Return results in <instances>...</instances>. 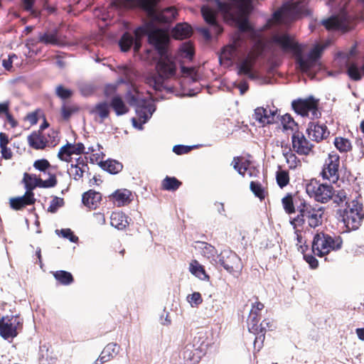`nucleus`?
<instances>
[{"label":"nucleus","instance_id":"39","mask_svg":"<svg viewBox=\"0 0 364 364\" xmlns=\"http://www.w3.org/2000/svg\"><path fill=\"white\" fill-rule=\"evenodd\" d=\"M189 272L200 279H206L209 277L206 274L204 267L196 259H193L189 264Z\"/></svg>","mask_w":364,"mask_h":364},{"label":"nucleus","instance_id":"64","mask_svg":"<svg viewBox=\"0 0 364 364\" xmlns=\"http://www.w3.org/2000/svg\"><path fill=\"white\" fill-rule=\"evenodd\" d=\"M188 299L191 304H194L196 306L202 304L203 302L201 294L199 292H193L188 295Z\"/></svg>","mask_w":364,"mask_h":364},{"label":"nucleus","instance_id":"35","mask_svg":"<svg viewBox=\"0 0 364 364\" xmlns=\"http://www.w3.org/2000/svg\"><path fill=\"white\" fill-rule=\"evenodd\" d=\"M110 107L117 116L123 115L129 112V108L119 95H114L110 102Z\"/></svg>","mask_w":364,"mask_h":364},{"label":"nucleus","instance_id":"46","mask_svg":"<svg viewBox=\"0 0 364 364\" xmlns=\"http://www.w3.org/2000/svg\"><path fill=\"white\" fill-rule=\"evenodd\" d=\"M134 43V37L128 32H125L119 41L120 49L123 52H127L130 50Z\"/></svg>","mask_w":364,"mask_h":364},{"label":"nucleus","instance_id":"33","mask_svg":"<svg viewBox=\"0 0 364 364\" xmlns=\"http://www.w3.org/2000/svg\"><path fill=\"white\" fill-rule=\"evenodd\" d=\"M110 224L119 230H124L129 225L128 217L122 212H113L110 216Z\"/></svg>","mask_w":364,"mask_h":364},{"label":"nucleus","instance_id":"27","mask_svg":"<svg viewBox=\"0 0 364 364\" xmlns=\"http://www.w3.org/2000/svg\"><path fill=\"white\" fill-rule=\"evenodd\" d=\"M28 145L36 150L44 149L48 143L41 130L32 132L27 137Z\"/></svg>","mask_w":364,"mask_h":364},{"label":"nucleus","instance_id":"28","mask_svg":"<svg viewBox=\"0 0 364 364\" xmlns=\"http://www.w3.org/2000/svg\"><path fill=\"white\" fill-rule=\"evenodd\" d=\"M102 200L101 193L94 190L84 193L82 197V203L90 209H96Z\"/></svg>","mask_w":364,"mask_h":364},{"label":"nucleus","instance_id":"60","mask_svg":"<svg viewBox=\"0 0 364 364\" xmlns=\"http://www.w3.org/2000/svg\"><path fill=\"white\" fill-rule=\"evenodd\" d=\"M286 18H289V17L287 15V11L284 10V4L280 9L276 11L273 14V19L276 22L280 23Z\"/></svg>","mask_w":364,"mask_h":364},{"label":"nucleus","instance_id":"36","mask_svg":"<svg viewBox=\"0 0 364 364\" xmlns=\"http://www.w3.org/2000/svg\"><path fill=\"white\" fill-rule=\"evenodd\" d=\"M333 145L341 154H347L353 150V144L350 139L343 136H336Z\"/></svg>","mask_w":364,"mask_h":364},{"label":"nucleus","instance_id":"20","mask_svg":"<svg viewBox=\"0 0 364 364\" xmlns=\"http://www.w3.org/2000/svg\"><path fill=\"white\" fill-rule=\"evenodd\" d=\"M273 327V322H271L269 319L265 318L260 323V324L258 323L257 330H249L250 332L256 334V337L254 341L255 350H260L263 346V343L265 339L266 331L267 330H272Z\"/></svg>","mask_w":364,"mask_h":364},{"label":"nucleus","instance_id":"34","mask_svg":"<svg viewBox=\"0 0 364 364\" xmlns=\"http://www.w3.org/2000/svg\"><path fill=\"white\" fill-rule=\"evenodd\" d=\"M274 112L263 107L255 109V119L262 124H272L274 121Z\"/></svg>","mask_w":364,"mask_h":364},{"label":"nucleus","instance_id":"24","mask_svg":"<svg viewBox=\"0 0 364 364\" xmlns=\"http://www.w3.org/2000/svg\"><path fill=\"white\" fill-rule=\"evenodd\" d=\"M284 10L291 20H296L307 14V9L304 1H296L284 4Z\"/></svg>","mask_w":364,"mask_h":364},{"label":"nucleus","instance_id":"45","mask_svg":"<svg viewBox=\"0 0 364 364\" xmlns=\"http://www.w3.org/2000/svg\"><path fill=\"white\" fill-rule=\"evenodd\" d=\"M193 346H186L183 351V358L186 364H194L198 362L199 357L193 352Z\"/></svg>","mask_w":364,"mask_h":364},{"label":"nucleus","instance_id":"44","mask_svg":"<svg viewBox=\"0 0 364 364\" xmlns=\"http://www.w3.org/2000/svg\"><path fill=\"white\" fill-rule=\"evenodd\" d=\"M181 185L182 182L178 180L176 177L166 176L161 182V189L175 191Z\"/></svg>","mask_w":364,"mask_h":364},{"label":"nucleus","instance_id":"48","mask_svg":"<svg viewBox=\"0 0 364 364\" xmlns=\"http://www.w3.org/2000/svg\"><path fill=\"white\" fill-rule=\"evenodd\" d=\"M276 181L279 188L286 187L290 181L289 172L286 170H279L276 173Z\"/></svg>","mask_w":364,"mask_h":364},{"label":"nucleus","instance_id":"4","mask_svg":"<svg viewBox=\"0 0 364 364\" xmlns=\"http://www.w3.org/2000/svg\"><path fill=\"white\" fill-rule=\"evenodd\" d=\"M274 44L279 46L283 53H292L296 63L302 67H306V61L303 60L304 46L295 41L288 33L275 34L272 38Z\"/></svg>","mask_w":364,"mask_h":364},{"label":"nucleus","instance_id":"25","mask_svg":"<svg viewBox=\"0 0 364 364\" xmlns=\"http://www.w3.org/2000/svg\"><path fill=\"white\" fill-rule=\"evenodd\" d=\"M242 156H235L232 159L231 165H232L235 170L242 177H245L246 172L248 171L250 176H256L259 173V171L255 168L252 171L249 166L250 161L249 160L242 161Z\"/></svg>","mask_w":364,"mask_h":364},{"label":"nucleus","instance_id":"51","mask_svg":"<svg viewBox=\"0 0 364 364\" xmlns=\"http://www.w3.org/2000/svg\"><path fill=\"white\" fill-rule=\"evenodd\" d=\"M55 95L61 100H68L73 95V92L70 89L65 87L63 85H58L55 87Z\"/></svg>","mask_w":364,"mask_h":364},{"label":"nucleus","instance_id":"15","mask_svg":"<svg viewBox=\"0 0 364 364\" xmlns=\"http://www.w3.org/2000/svg\"><path fill=\"white\" fill-rule=\"evenodd\" d=\"M321 25L328 31L347 32L349 30V20L346 14L333 15L321 22Z\"/></svg>","mask_w":364,"mask_h":364},{"label":"nucleus","instance_id":"32","mask_svg":"<svg viewBox=\"0 0 364 364\" xmlns=\"http://www.w3.org/2000/svg\"><path fill=\"white\" fill-rule=\"evenodd\" d=\"M192 28L187 23H178L172 30V36L175 39L183 40L192 34Z\"/></svg>","mask_w":364,"mask_h":364},{"label":"nucleus","instance_id":"10","mask_svg":"<svg viewBox=\"0 0 364 364\" xmlns=\"http://www.w3.org/2000/svg\"><path fill=\"white\" fill-rule=\"evenodd\" d=\"M319 100L313 96H309L306 99H297L291 102L293 109L297 114L302 117H308L309 113L311 112L312 118L318 119L321 113L318 111Z\"/></svg>","mask_w":364,"mask_h":364},{"label":"nucleus","instance_id":"9","mask_svg":"<svg viewBox=\"0 0 364 364\" xmlns=\"http://www.w3.org/2000/svg\"><path fill=\"white\" fill-rule=\"evenodd\" d=\"M339 168L340 156L336 151H331L324 161L320 176L323 180L336 183L340 178Z\"/></svg>","mask_w":364,"mask_h":364},{"label":"nucleus","instance_id":"7","mask_svg":"<svg viewBox=\"0 0 364 364\" xmlns=\"http://www.w3.org/2000/svg\"><path fill=\"white\" fill-rule=\"evenodd\" d=\"M219 12L234 18L240 15L249 14L252 9V0H229L222 2L215 0Z\"/></svg>","mask_w":364,"mask_h":364},{"label":"nucleus","instance_id":"30","mask_svg":"<svg viewBox=\"0 0 364 364\" xmlns=\"http://www.w3.org/2000/svg\"><path fill=\"white\" fill-rule=\"evenodd\" d=\"M119 350V345L116 343H109L104 348L98 359L101 363H106L113 359Z\"/></svg>","mask_w":364,"mask_h":364},{"label":"nucleus","instance_id":"26","mask_svg":"<svg viewBox=\"0 0 364 364\" xmlns=\"http://www.w3.org/2000/svg\"><path fill=\"white\" fill-rule=\"evenodd\" d=\"M33 193L26 192L21 197L10 199V206L16 210H21L27 205H33L36 203Z\"/></svg>","mask_w":364,"mask_h":364},{"label":"nucleus","instance_id":"53","mask_svg":"<svg viewBox=\"0 0 364 364\" xmlns=\"http://www.w3.org/2000/svg\"><path fill=\"white\" fill-rule=\"evenodd\" d=\"M181 56L189 60H192L194 56V48L191 43H184L181 49Z\"/></svg>","mask_w":364,"mask_h":364},{"label":"nucleus","instance_id":"59","mask_svg":"<svg viewBox=\"0 0 364 364\" xmlns=\"http://www.w3.org/2000/svg\"><path fill=\"white\" fill-rule=\"evenodd\" d=\"M151 28L152 26L149 24L145 26L138 27L134 31L135 38L141 39L144 36H147L149 37V33H150Z\"/></svg>","mask_w":364,"mask_h":364},{"label":"nucleus","instance_id":"49","mask_svg":"<svg viewBox=\"0 0 364 364\" xmlns=\"http://www.w3.org/2000/svg\"><path fill=\"white\" fill-rule=\"evenodd\" d=\"M284 155L290 169H294L298 166H301L300 159L296 156L292 150L289 151Z\"/></svg>","mask_w":364,"mask_h":364},{"label":"nucleus","instance_id":"16","mask_svg":"<svg viewBox=\"0 0 364 364\" xmlns=\"http://www.w3.org/2000/svg\"><path fill=\"white\" fill-rule=\"evenodd\" d=\"M259 53L250 52L247 57L243 59L237 65V75H247L250 80H255L258 77L253 68Z\"/></svg>","mask_w":364,"mask_h":364},{"label":"nucleus","instance_id":"11","mask_svg":"<svg viewBox=\"0 0 364 364\" xmlns=\"http://www.w3.org/2000/svg\"><path fill=\"white\" fill-rule=\"evenodd\" d=\"M49 178L46 180H43L41 178H37L35 175L25 173L23 174V183L26 189V192L33 193L36 187L43 188H49L55 187L58 183L56 175L53 173H48Z\"/></svg>","mask_w":364,"mask_h":364},{"label":"nucleus","instance_id":"14","mask_svg":"<svg viewBox=\"0 0 364 364\" xmlns=\"http://www.w3.org/2000/svg\"><path fill=\"white\" fill-rule=\"evenodd\" d=\"M291 146L292 151L300 156H309L314 153V145L299 131L294 132L291 136Z\"/></svg>","mask_w":364,"mask_h":364},{"label":"nucleus","instance_id":"40","mask_svg":"<svg viewBox=\"0 0 364 364\" xmlns=\"http://www.w3.org/2000/svg\"><path fill=\"white\" fill-rule=\"evenodd\" d=\"M195 247L200 250L203 256L210 259L214 258L217 255V250L212 245L205 242L197 241Z\"/></svg>","mask_w":364,"mask_h":364},{"label":"nucleus","instance_id":"22","mask_svg":"<svg viewBox=\"0 0 364 364\" xmlns=\"http://www.w3.org/2000/svg\"><path fill=\"white\" fill-rule=\"evenodd\" d=\"M201 14L205 21L211 26L214 34L218 36L223 33V29L216 20L217 12L215 9L209 6H203Z\"/></svg>","mask_w":364,"mask_h":364},{"label":"nucleus","instance_id":"19","mask_svg":"<svg viewBox=\"0 0 364 364\" xmlns=\"http://www.w3.org/2000/svg\"><path fill=\"white\" fill-rule=\"evenodd\" d=\"M244 43L245 40L241 34L239 33H235L232 37V43L223 48L220 59L231 60L237 55L239 48H240Z\"/></svg>","mask_w":364,"mask_h":364},{"label":"nucleus","instance_id":"54","mask_svg":"<svg viewBox=\"0 0 364 364\" xmlns=\"http://www.w3.org/2000/svg\"><path fill=\"white\" fill-rule=\"evenodd\" d=\"M33 166L36 170L43 173H48V170L51 167L50 162L46 159L36 160Z\"/></svg>","mask_w":364,"mask_h":364},{"label":"nucleus","instance_id":"37","mask_svg":"<svg viewBox=\"0 0 364 364\" xmlns=\"http://www.w3.org/2000/svg\"><path fill=\"white\" fill-rule=\"evenodd\" d=\"M99 165L104 170L112 174H117L119 173L123 168V165L122 163L113 159H108L105 161H100Z\"/></svg>","mask_w":364,"mask_h":364},{"label":"nucleus","instance_id":"3","mask_svg":"<svg viewBox=\"0 0 364 364\" xmlns=\"http://www.w3.org/2000/svg\"><path fill=\"white\" fill-rule=\"evenodd\" d=\"M343 240L341 236L335 233H327L324 231L317 232L313 237L311 251L314 255L323 257L332 252L342 249Z\"/></svg>","mask_w":364,"mask_h":364},{"label":"nucleus","instance_id":"42","mask_svg":"<svg viewBox=\"0 0 364 364\" xmlns=\"http://www.w3.org/2000/svg\"><path fill=\"white\" fill-rule=\"evenodd\" d=\"M79 110L77 105L64 102L60 107V114L63 120L68 121L71 116Z\"/></svg>","mask_w":364,"mask_h":364},{"label":"nucleus","instance_id":"17","mask_svg":"<svg viewBox=\"0 0 364 364\" xmlns=\"http://www.w3.org/2000/svg\"><path fill=\"white\" fill-rule=\"evenodd\" d=\"M156 0H154L151 14L149 12L148 16L154 22L160 23H168L173 21L178 15L177 9L174 6L164 9L160 12L155 10Z\"/></svg>","mask_w":364,"mask_h":364},{"label":"nucleus","instance_id":"18","mask_svg":"<svg viewBox=\"0 0 364 364\" xmlns=\"http://www.w3.org/2000/svg\"><path fill=\"white\" fill-rule=\"evenodd\" d=\"M306 133L309 137L317 143L327 139L330 132L326 124H320L318 122H309Z\"/></svg>","mask_w":364,"mask_h":364},{"label":"nucleus","instance_id":"57","mask_svg":"<svg viewBox=\"0 0 364 364\" xmlns=\"http://www.w3.org/2000/svg\"><path fill=\"white\" fill-rule=\"evenodd\" d=\"M281 122L283 126L284 129H294V127L295 126V122L291 116L289 114H286L282 117Z\"/></svg>","mask_w":364,"mask_h":364},{"label":"nucleus","instance_id":"43","mask_svg":"<svg viewBox=\"0 0 364 364\" xmlns=\"http://www.w3.org/2000/svg\"><path fill=\"white\" fill-rule=\"evenodd\" d=\"M296 203H299V202H296ZM282 204L284 210L287 214L291 215L296 212V205L295 206V205H294L293 196L291 193H287L282 198Z\"/></svg>","mask_w":364,"mask_h":364},{"label":"nucleus","instance_id":"13","mask_svg":"<svg viewBox=\"0 0 364 364\" xmlns=\"http://www.w3.org/2000/svg\"><path fill=\"white\" fill-rule=\"evenodd\" d=\"M148 41L154 47L160 56L166 55L169 38L165 31L160 28H151L150 33H149Z\"/></svg>","mask_w":364,"mask_h":364},{"label":"nucleus","instance_id":"56","mask_svg":"<svg viewBox=\"0 0 364 364\" xmlns=\"http://www.w3.org/2000/svg\"><path fill=\"white\" fill-rule=\"evenodd\" d=\"M38 42L45 44L57 45L58 40L55 34L45 33L39 36Z\"/></svg>","mask_w":364,"mask_h":364},{"label":"nucleus","instance_id":"52","mask_svg":"<svg viewBox=\"0 0 364 364\" xmlns=\"http://www.w3.org/2000/svg\"><path fill=\"white\" fill-rule=\"evenodd\" d=\"M250 188L255 196L259 198L260 200L264 199L265 191L260 183L251 181Z\"/></svg>","mask_w":364,"mask_h":364},{"label":"nucleus","instance_id":"50","mask_svg":"<svg viewBox=\"0 0 364 364\" xmlns=\"http://www.w3.org/2000/svg\"><path fill=\"white\" fill-rule=\"evenodd\" d=\"M94 112L100 116L102 122L109 115V105L106 102H100L95 105Z\"/></svg>","mask_w":364,"mask_h":364},{"label":"nucleus","instance_id":"2","mask_svg":"<svg viewBox=\"0 0 364 364\" xmlns=\"http://www.w3.org/2000/svg\"><path fill=\"white\" fill-rule=\"evenodd\" d=\"M297 215L290 220L294 229L300 228L303 229L305 224L311 228H316L323 223V218L326 208L318 204H311L302 198L296 203Z\"/></svg>","mask_w":364,"mask_h":364},{"label":"nucleus","instance_id":"21","mask_svg":"<svg viewBox=\"0 0 364 364\" xmlns=\"http://www.w3.org/2000/svg\"><path fill=\"white\" fill-rule=\"evenodd\" d=\"M85 146L81 142H79L76 144H72L68 142L65 145L63 146L60 149L58 154V157L61 161L70 162L71 160L70 156L73 154L80 155L82 154H85Z\"/></svg>","mask_w":364,"mask_h":364},{"label":"nucleus","instance_id":"1","mask_svg":"<svg viewBox=\"0 0 364 364\" xmlns=\"http://www.w3.org/2000/svg\"><path fill=\"white\" fill-rule=\"evenodd\" d=\"M336 210V215L348 230H357L364 218L362 196L358 191L350 188H333L331 199Z\"/></svg>","mask_w":364,"mask_h":364},{"label":"nucleus","instance_id":"6","mask_svg":"<svg viewBox=\"0 0 364 364\" xmlns=\"http://www.w3.org/2000/svg\"><path fill=\"white\" fill-rule=\"evenodd\" d=\"M128 104L135 107L136 113L142 123H145L152 114V105L149 100L142 97L139 92L134 88L126 93Z\"/></svg>","mask_w":364,"mask_h":364},{"label":"nucleus","instance_id":"23","mask_svg":"<svg viewBox=\"0 0 364 364\" xmlns=\"http://www.w3.org/2000/svg\"><path fill=\"white\" fill-rule=\"evenodd\" d=\"M255 301L252 304L247 323L249 330H257L261 318V311L264 308V304L259 301L257 296H254Z\"/></svg>","mask_w":364,"mask_h":364},{"label":"nucleus","instance_id":"55","mask_svg":"<svg viewBox=\"0 0 364 364\" xmlns=\"http://www.w3.org/2000/svg\"><path fill=\"white\" fill-rule=\"evenodd\" d=\"M64 204L65 202L63 198L54 196L50 201V205L48 208V212L55 213L57 212L58 208L63 207Z\"/></svg>","mask_w":364,"mask_h":364},{"label":"nucleus","instance_id":"12","mask_svg":"<svg viewBox=\"0 0 364 364\" xmlns=\"http://www.w3.org/2000/svg\"><path fill=\"white\" fill-rule=\"evenodd\" d=\"M219 262L230 274L240 273L242 268L240 257L229 250H225L220 253Z\"/></svg>","mask_w":364,"mask_h":364},{"label":"nucleus","instance_id":"62","mask_svg":"<svg viewBox=\"0 0 364 364\" xmlns=\"http://www.w3.org/2000/svg\"><path fill=\"white\" fill-rule=\"evenodd\" d=\"M193 149V146L185 145H176L173 148V151L177 155L188 154Z\"/></svg>","mask_w":364,"mask_h":364},{"label":"nucleus","instance_id":"63","mask_svg":"<svg viewBox=\"0 0 364 364\" xmlns=\"http://www.w3.org/2000/svg\"><path fill=\"white\" fill-rule=\"evenodd\" d=\"M60 233L63 237L68 239L70 242H76L78 240V237L69 228L62 229Z\"/></svg>","mask_w":364,"mask_h":364},{"label":"nucleus","instance_id":"61","mask_svg":"<svg viewBox=\"0 0 364 364\" xmlns=\"http://www.w3.org/2000/svg\"><path fill=\"white\" fill-rule=\"evenodd\" d=\"M239 31L242 33L252 32L254 31L253 28L249 23L247 18H243L238 22Z\"/></svg>","mask_w":364,"mask_h":364},{"label":"nucleus","instance_id":"29","mask_svg":"<svg viewBox=\"0 0 364 364\" xmlns=\"http://www.w3.org/2000/svg\"><path fill=\"white\" fill-rule=\"evenodd\" d=\"M109 198L117 207L129 204L132 200V193L127 189L117 190Z\"/></svg>","mask_w":364,"mask_h":364},{"label":"nucleus","instance_id":"47","mask_svg":"<svg viewBox=\"0 0 364 364\" xmlns=\"http://www.w3.org/2000/svg\"><path fill=\"white\" fill-rule=\"evenodd\" d=\"M347 74L348 77L354 81H358L362 77L359 66L355 62H350L348 63Z\"/></svg>","mask_w":364,"mask_h":364},{"label":"nucleus","instance_id":"41","mask_svg":"<svg viewBox=\"0 0 364 364\" xmlns=\"http://www.w3.org/2000/svg\"><path fill=\"white\" fill-rule=\"evenodd\" d=\"M53 275L56 281L62 285H70L74 282L72 274L64 270H58L53 272Z\"/></svg>","mask_w":364,"mask_h":364},{"label":"nucleus","instance_id":"38","mask_svg":"<svg viewBox=\"0 0 364 364\" xmlns=\"http://www.w3.org/2000/svg\"><path fill=\"white\" fill-rule=\"evenodd\" d=\"M129 8H140L147 13L152 12V6L154 0H124Z\"/></svg>","mask_w":364,"mask_h":364},{"label":"nucleus","instance_id":"8","mask_svg":"<svg viewBox=\"0 0 364 364\" xmlns=\"http://www.w3.org/2000/svg\"><path fill=\"white\" fill-rule=\"evenodd\" d=\"M333 186L326 183H321L316 178L311 179L306 186V191L315 201L328 203L333 196Z\"/></svg>","mask_w":364,"mask_h":364},{"label":"nucleus","instance_id":"31","mask_svg":"<svg viewBox=\"0 0 364 364\" xmlns=\"http://www.w3.org/2000/svg\"><path fill=\"white\" fill-rule=\"evenodd\" d=\"M322 52L323 47L320 45H316L309 53L308 59L305 60L303 58V60L306 63V67H302L301 65H299L300 69L304 72L309 70L316 60L321 58Z\"/></svg>","mask_w":364,"mask_h":364},{"label":"nucleus","instance_id":"58","mask_svg":"<svg viewBox=\"0 0 364 364\" xmlns=\"http://www.w3.org/2000/svg\"><path fill=\"white\" fill-rule=\"evenodd\" d=\"M34 2L35 0H22L23 9L31 12V14L34 17H37L39 16L40 12L36 9H33Z\"/></svg>","mask_w":364,"mask_h":364},{"label":"nucleus","instance_id":"5","mask_svg":"<svg viewBox=\"0 0 364 364\" xmlns=\"http://www.w3.org/2000/svg\"><path fill=\"white\" fill-rule=\"evenodd\" d=\"M160 57L156 65L158 75H154L147 79V82L156 90H160L164 80L173 77L176 73V63L168 58L167 53Z\"/></svg>","mask_w":364,"mask_h":364}]
</instances>
